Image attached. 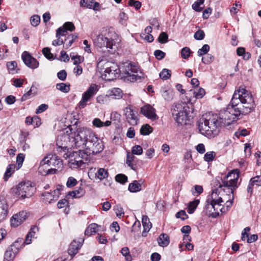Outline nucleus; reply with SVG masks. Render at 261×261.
Masks as SVG:
<instances>
[{"mask_svg": "<svg viewBox=\"0 0 261 261\" xmlns=\"http://www.w3.org/2000/svg\"><path fill=\"white\" fill-rule=\"evenodd\" d=\"M57 144L62 148H76L69 155L68 164L71 168H77L87 161L88 156L101 152L103 149L102 141L89 128H79L74 134H64L59 136Z\"/></svg>", "mask_w": 261, "mask_h": 261, "instance_id": "1", "label": "nucleus"}, {"mask_svg": "<svg viewBox=\"0 0 261 261\" xmlns=\"http://www.w3.org/2000/svg\"><path fill=\"white\" fill-rule=\"evenodd\" d=\"M255 108L251 93L244 88L236 90L231 98V105L218 115L221 126H228L236 120L241 114L246 115Z\"/></svg>", "mask_w": 261, "mask_h": 261, "instance_id": "2", "label": "nucleus"}, {"mask_svg": "<svg viewBox=\"0 0 261 261\" xmlns=\"http://www.w3.org/2000/svg\"><path fill=\"white\" fill-rule=\"evenodd\" d=\"M217 182L216 186H218V187L213 189L211 195L207 197L204 207L209 214L214 217L218 216L220 212H222V203L225 201L229 200L227 195H229L224 191L223 187L220 183L218 181Z\"/></svg>", "mask_w": 261, "mask_h": 261, "instance_id": "3", "label": "nucleus"}, {"mask_svg": "<svg viewBox=\"0 0 261 261\" xmlns=\"http://www.w3.org/2000/svg\"><path fill=\"white\" fill-rule=\"evenodd\" d=\"M221 127L218 115L212 113L203 115L198 124L199 132L208 138L217 136L219 134Z\"/></svg>", "mask_w": 261, "mask_h": 261, "instance_id": "4", "label": "nucleus"}, {"mask_svg": "<svg viewBox=\"0 0 261 261\" xmlns=\"http://www.w3.org/2000/svg\"><path fill=\"white\" fill-rule=\"evenodd\" d=\"M120 37L112 30L99 34L93 40L95 46L102 53H112L119 47Z\"/></svg>", "mask_w": 261, "mask_h": 261, "instance_id": "5", "label": "nucleus"}, {"mask_svg": "<svg viewBox=\"0 0 261 261\" xmlns=\"http://www.w3.org/2000/svg\"><path fill=\"white\" fill-rule=\"evenodd\" d=\"M120 74L125 81L134 82L141 79L142 72L139 68L130 62H126L120 67Z\"/></svg>", "mask_w": 261, "mask_h": 261, "instance_id": "6", "label": "nucleus"}, {"mask_svg": "<svg viewBox=\"0 0 261 261\" xmlns=\"http://www.w3.org/2000/svg\"><path fill=\"white\" fill-rule=\"evenodd\" d=\"M190 108L188 103L180 102L176 104L172 109L176 122L181 125H186L190 118Z\"/></svg>", "mask_w": 261, "mask_h": 261, "instance_id": "7", "label": "nucleus"}, {"mask_svg": "<svg viewBox=\"0 0 261 261\" xmlns=\"http://www.w3.org/2000/svg\"><path fill=\"white\" fill-rule=\"evenodd\" d=\"M239 175L240 171L238 169L233 170L222 179V183L220 184L223 186L224 191L227 192V194L231 195L238 187Z\"/></svg>", "mask_w": 261, "mask_h": 261, "instance_id": "8", "label": "nucleus"}, {"mask_svg": "<svg viewBox=\"0 0 261 261\" xmlns=\"http://www.w3.org/2000/svg\"><path fill=\"white\" fill-rule=\"evenodd\" d=\"M35 188L29 181L19 183L14 190V192L19 198L25 199L32 197L35 192Z\"/></svg>", "mask_w": 261, "mask_h": 261, "instance_id": "9", "label": "nucleus"}, {"mask_svg": "<svg viewBox=\"0 0 261 261\" xmlns=\"http://www.w3.org/2000/svg\"><path fill=\"white\" fill-rule=\"evenodd\" d=\"M98 91V88L97 85L94 84L90 85L89 88L82 95V98L78 103L79 109H82L85 108L88 104V102L97 93Z\"/></svg>", "mask_w": 261, "mask_h": 261, "instance_id": "10", "label": "nucleus"}, {"mask_svg": "<svg viewBox=\"0 0 261 261\" xmlns=\"http://www.w3.org/2000/svg\"><path fill=\"white\" fill-rule=\"evenodd\" d=\"M120 74V67L116 63H111L107 66L102 77L106 81H110L119 77Z\"/></svg>", "mask_w": 261, "mask_h": 261, "instance_id": "11", "label": "nucleus"}, {"mask_svg": "<svg viewBox=\"0 0 261 261\" xmlns=\"http://www.w3.org/2000/svg\"><path fill=\"white\" fill-rule=\"evenodd\" d=\"M42 164H46L47 166L50 167V169H57V170L62 168V160L56 154H48L42 160Z\"/></svg>", "mask_w": 261, "mask_h": 261, "instance_id": "12", "label": "nucleus"}, {"mask_svg": "<svg viewBox=\"0 0 261 261\" xmlns=\"http://www.w3.org/2000/svg\"><path fill=\"white\" fill-rule=\"evenodd\" d=\"M21 58L25 65L28 67L35 69L39 67V62L28 52L24 51L22 54Z\"/></svg>", "mask_w": 261, "mask_h": 261, "instance_id": "13", "label": "nucleus"}, {"mask_svg": "<svg viewBox=\"0 0 261 261\" xmlns=\"http://www.w3.org/2000/svg\"><path fill=\"white\" fill-rule=\"evenodd\" d=\"M28 218L27 213L25 211H21L14 215L11 219V225L16 227L22 223Z\"/></svg>", "mask_w": 261, "mask_h": 261, "instance_id": "14", "label": "nucleus"}, {"mask_svg": "<svg viewBox=\"0 0 261 261\" xmlns=\"http://www.w3.org/2000/svg\"><path fill=\"white\" fill-rule=\"evenodd\" d=\"M124 114L126 117V119L130 125H135L137 124L138 119V113L134 111L130 107H126L124 110Z\"/></svg>", "mask_w": 261, "mask_h": 261, "instance_id": "15", "label": "nucleus"}, {"mask_svg": "<svg viewBox=\"0 0 261 261\" xmlns=\"http://www.w3.org/2000/svg\"><path fill=\"white\" fill-rule=\"evenodd\" d=\"M141 113L152 121L158 119L155 110L149 105H146L141 108Z\"/></svg>", "mask_w": 261, "mask_h": 261, "instance_id": "16", "label": "nucleus"}, {"mask_svg": "<svg viewBox=\"0 0 261 261\" xmlns=\"http://www.w3.org/2000/svg\"><path fill=\"white\" fill-rule=\"evenodd\" d=\"M80 4L81 7L92 9L95 11L100 10V4L98 2H94L93 0H81Z\"/></svg>", "mask_w": 261, "mask_h": 261, "instance_id": "17", "label": "nucleus"}, {"mask_svg": "<svg viewBox=\"0 0 261 261\" xmlns=\"http://www.w3.org/2000/svg\"><path fill=\"white\" fill-rule=\"evenodd\" d=\"M57 171V169H50L46 164H42V160L41 161L40 166L38 168V172L40 175L45 176L49 174H55Z\"/></svg>", "mask_w": 261, "mask_h": 261, "instance_id": "18", "label": "nucleus"}, {"mask_svg": "<svg viewBox=\"0 0 261 261\" xmlns=\"http://www.w3.org/2000/svg\"><path fill=\"white\" fill-rule=\"evenodd\" d=\"M81 242L80 241H76L73 240L70 244L68 252L69 254L73 256L76 254L79 249L81 247L82 244V243L84 241V240L81 239Z\"/></svg>", "mask_w": 261, "mask_h": 261, "instance_id": "19", "label": "nucleus"}, {"mask_svg": "<svg viewBox=\"0 0 261 261\" xmlns=\"http://www.w3.org/2000/svg\"><path fill=\"white\" fill-rule=\"evenodd\" d=\"M8 205L4 200H0V222L4 220L8 215Z\"/></svg>", "mask_w": 261, "mask_h": 261, "instance_id": "20", "label": "nucleus"}, {"mask_svg": "<svg viewBox=\"0 0 261 261\" xmlns=\"http://www.w3.org/2000/svg\"><path fill=\"white\" fill-rule=\"evenodd\" d=\"M143 183L142 180H134L133 182L129 184L128 186V190L130 192H137L141 190L142 184Z\"/></svg>", "mask_w": 261, "mask_h": 261, "instance_id": "21", "label": "nucleus"}, {"mask_svg": "<svg viewBox=\"0 0 261 261\" xmlns=\"http://www.w3.org/2000/svg\"><path fill=\"white\" fill-rule=\"evenodd\" d=\"M142 222L144 228L142 235L143 237H145L147 232H148L151 228L152 225L147 216H143Z\"/></svg>", "mask_w": 261, "mask_h": 261, "instance_id": "22", "label": "nucleus"}, {"mask_svg": "<svg viewBox=\"0 0 261 261\" xmlns=\"http://www.w3.org/2000/svg\"><path fill=\"white\" fill-rule=\"evenodd\" d=\"M254 185L261 186V175L256 176L251 178L247 187V191L251 193L252 192V187Z\"/></svg>", "mask_w": 261, "mask_h": 261, "instance_id": "23", "label": "nucleus"}, {"mask_svg": "<svg viewBox=\"0 0 261 261\" xmlns=\"http://www.w3.org/2000/svg\"><path fill=\"white\" fill-rule=\"evenodd\" d=\"M18 242H14V243L11 246V248L7 250L4 255V259L7 261H10L13 259L15 256V253L16 252L14 248L17 246Z\"/></svg>", "mask_w": 261, "mask_h": 261, "instance_id": "24", "label": "nucleus"}, {"mask_svg": "<svg viewBox=\"0 0 261 261\" xmlns=\"http://www.w3.org/2000/svg\"><path fill=\"white\" fill-rule=\"evenodd\" d=\"M161 92L162 97L165 100L170 101L173 99V93L171 90L166 89L165 88H162L161 90Z\"/></svg>", "mask_w": 261, "mask_h": 261, "instance_id": "25", "label": "nucleus"}, {"mask_svg": "<svg viewBox=\"0 0 261 261\" xmlns=\"http://www.w3.org/2000/svg\"><path fill=\"white\" fill-rule=\"evenodd\" d=\"M158 242L160 246H167L169 243V237L167 234L162 233L158 238Z\"/></svg>", "mask_w": 261, "mask_h": 261, "instance_id": "26", "label": "nucleus"}, {"mask_svg": "<svg viewBox=\"0 0 261 261\" xmlns=\"http://www.w3.org/2000/svg\"><path fill=\"white\" fill-rule=\"evenodd\" d=\"M92 124L96 127H101L103 126H109L111 124V121L107 120L103 122L98 118H95L92 121Z\"/></svg>", "mask_w": 261, "mask_h": 261, "instance_id": "27", "label": "nucleus"}, {"mask_svg": "<svg viewBox=\"0 0 261 261\" xmlns=\"http://www.w3.org/2000/svg\"><path fill=\"white\" fill-rule=\"evenodd\" d=\"M77 35L76 34H70L67 38L65 40L64 43H65V45L64 46V47L65 49L68 48L74 41V40L77 38Z\"/></svg>", "mask_w": 261, "mask_h": 261, "instance_id": "28", "label": "nucleus"}, {"mask_svg": "<svg viewBox=\"0 0 261 261\" xmlns=\"http://www.w3.org/2000/svg\"><path fill=\"white\" fill-rule=\"evenodd\" d=\"M110 94L115 99H120L122 97V91L118 88H114L111 91Z\"/></svg>", "mask_w": 261, "mask_h": 261, "instance_id": "29", "label": "nucleus"}, {"mask_svg": "<svg viewBox=\"0 0 261 261\" xmlns=\"http://www.w3.org/2000/svg\"><path fill=\"white\" fill-rule=\"evenodd\" d=\"M84 194V190L82 188H80L78 190L68 192L67 195L70 196L73 198H77L82 197Z\"/></svg>", "mask_w": 261, "mask_h": 261, "instance_id": "30", "label": "nucleus"}, {"mask_svg": "<svg viewBox=\"0 0 261 261\" xmlns=\"http://www.w3.org/2000/svg\"><path fill=\"white\" fill-rule=\"evenodd\" d=\"M199 203V200L195 199L194 200L191 201L188 206V213L192 214L195 211L197 206Z\"/></svg>", "mask_w": 261, "mask_h": 261, "instance_id": "31", "label": "nucleus"}, {"mask_svg": "<svg viewBox=\"0 0 261 261\" xmlns=\"http://www.w3.org/2000/svg\"><path fill=\"white\" fill-rule=\"evenodd\" d=\"M98 225L95 223H92L89 225L85 231V234L90 236L96 232Z\"/></svg>", "mask_w": 261, "mask_h": 261, "instance_id": "32", "label": "nucleus"}, {"mask_svg": "<svg viewBox=\"0 0 261 261\" xmlns=\"http://www.w3.org/2000/svg\"><path fill=\"white\" fill-rule=\"evenodd\" d=\"M56 88L64 93H67L70 91V85L63 83H59L56 85Z\"/></svg>", "mask_w": 261, "mask_h": 261, "instance_id": "33", "label": "nucleus"}, {"mask_svg": "<svg viewBox=\"0 0 261 261\" xmlns=\"http://www.w3.org/2000/svg\"><path fill=\"white\" fill-rule=\"evenodd\" d=\"M135 156L133 153L130 154L128 152L127 154L126 163L133 170H135V165L133 164Z\"/></svg>", "mask_w": 261, "mask_h": 261, "instance_id": "34", "label": "nucleus"}, {"mask_svg": "<svg viewBox=\"0 0 261 261\" xmlns=\"http://www.w3.org/2000/svg\"><path fill=\"white\" fill-rule=\"evenodd\" d=\"M119 22L124 25H126V22L128 19V15L124 12H121L118 16Z\"/></svg>", "mask_w": 261, "mask_h": 261, "instance_id": "35", "label": "nucleus"}, {"mask_svg": "<svg viewBox=\"0 0 261 261\" xmlns=\"http://www.w3.org/2000/svg\"><path fill=\"white\" fill-rule=\"evenodd\" d=\"M108 175V173L106 170L104 168H99L97 173H96V176L97 177L98 179L100 180H102L106 178Z\"/></svg>", "mask_w": 261, "mask_h": 261, "instance_id": "36", "label": "nucleus"}, {"mask_svg": "<svg viewBox=\"0 0 261 261\" xmlns=\"http://www.w3.org/2000/svg\"><path fill=\"white\" fill-rule=\"evenodd\" d=\"M140 132L142 135H148L152 132V128L148 124H145L141 127Z\"/></svg>", "mask_w": 261, "mask_h": 261, "instance_id": "37", "label": "nucleus"}, {"mask_svg": "<svg viewBox=\"0 0 261 261\" xmlns=\"http://www.w3.org/2000/svg\"><path fill=\"white\" fill-rule=\"evenodd\" d=\"M204 2V0H197L192 6L193 9L197 12L201 11L203 7H200V6L203 4Z\"/></svg>", "mask_w": 261, "mask_h": 261, "instance_id": "38", "label": "nucleus"}, {"mask_svg": "<svg viewBox=\"0 0 261 261\" xmlns=\"http://www.w3.org/2000/svg\"><path fill=\"white\" fill-rule=\"evenodd\" d=\"M216 156V153L215 151H208L204 154V160L207 162H210L213 161Z\"/></svg>", "mask_w": 261, "mask_h": 261, "instance_id": "39", "label": "nucleus"}, {"mask_svg": "<svg viewBox=\"0 0 261 261\" xmlns=\"http://www.w3.org/2000/svg\"><path fill=\"white\" fill-rule=\"evenodd\" d=\"M17 66V64L16 61L8 62L7 64V66L9 72L12 74L17 73V71H16Z\"/></svg>", "mask_w": 261, "mask_h": 261, "instance_id": "40", "label": "nucleus"}, {"mask_svg": "<svg viewBox=\"0 0 261 261\" xmlns=\"http://www.w3.org/2000/svg\"><path fill=\"white\" fill-rule=\"evenodd\" d=\"M193 94L196 98H201L205 95V92L204 89L199 88L198 89H194Z\"/></svg>", "mask_w": 261, "mask_h": 261, "instance_id": "41", "label": "nucleus"}, {"mask_svg": "<svg viewBox=\"0 0 261 261\" xmlns=\"http://www.w3.org/2000/svg\"><path fill=\"white\" fill-rule=\"evenodd\" d=\"M52 194L49 192H44L43 193L42 196L43 197V200L48 203H50L53 200H55Z\"/></svg>", "mask_w": 261, "mask_h": 261, "instance_id": "42", "label": "nucleus"}, {"mask_svg": "<svg viewBox=\"0 0 261 261\" xmlns=\"http://www.w3.org/2000/svg\"><path fill=\"white\" fill-rule=\"evenodd\" d=\"M15 165H9L7 168L5 174V179L7 180L9 177H10L14 171L15 169Z\"/></svg>", "mask_w": 261, "mask_h": 261, "instance_id": "43", "label": "nucleus"}, {"mask_svg": "<svg viewBox=\"0 0 261 261\" xmlns=\"http://www.w3.org/2000/svg\"><path fill=\"white\" fill-rule=\"evenodd\" d=\"M171 75V70L167 69H164L160 73V76L163 80H167L170 78Z\"/></svg>", "mask_w": 261, "mask_h": 261, "instance_id": "44", "label": "nucleus"}, {"mask_svg": "<svg viewBox=\"0 0 261 261\" xmlns=\"http://www.w3.org/2000/svg\"><path fill=\"white\" fill-rule=\"evenodd\" d=\"M40 21V17L38 15H34L30 18V22L32 26L36 27L39 25Z\"/></svg>", "mask_w": 261, "mask_h": 261, "instance_id": "45", "label": "nucleus"}, {"mask_svg": "<svg viewBox=\"0 0 261 261\" xmlns=\"http://www.w3.org/2000/svg\"><path fill=\"white\" fill-rule=\"evenodd\" d=\"M203 189L201 186L195 185L194 188L191 190L192 194L193 195H200L203 192Z\"/></svg>", "mask_w": 261, "mask_h": 261, "instance_id": "46", "label": "nucleus"}, {"mask_svg": "<svg viewBox=\"0 0 261 261\" xmlns=\"http://www.w3.org/2000/svg\"><path fill=\"white\" fill-rule=\"evenodd\" d=\"M115 179L117 182L124 184L127 181V177L124 174H118L116 176Z\"/></svg>", "mask_w": 261, "mask_h": 261, "instance_id": "47", "label": "nucleus"}, {"mask_svg": "<svg viewBox=\"0 0 261 261\" xmlns=\"http://www.w3.org/2000/svg\"><path fill=\"white\" fill-rule=\"evenodd\" d=\"M214 57L211 54H207L205 57L202 58V62L205 64H210L214 60Z\"/></svg>", "mask_w": 261, "mask_h": 261, "instance_id": "48", "label": "nucleus"}, {"mask_svg": "<svg viewBox=\"0 0 261 261\" xmlns=\"http://www.w3.org/2000/svg\"><path fill=\"white\" fill-rule=\"evenodd\" d=\"M209 50L210 46L208 44H204L201 48L198 50V55L201 57L203 55H205L207 53Z\"/></svg>", "mask_w": 261, "mask_h": 261, "instance_id": "49", "label": "nucleus"}, {"mask_svg": "<svg viewBox=\"0 0 261 261\" xmlns=\"http://www.w3.org/2000/svg\"><path fill=\"white\" fill-rule=\"evenodd\" d=\"M168 36L165 32H162L159 36L158 40L160 43L164 44L168 42Z\"/></svg>", "mask_w": 261, "mask_h": 261, "instance_id": "50", "label": "nucleus"}, {"mask_svg": "<svg viewBox=\"0 0 261 261\" xmlns=\"http://www.w3.org/2000/svg\"><path fill=\"white\" fill-rule=\"evenodd\" d=\"M132 152L133 154L141 155L143 153L142 148L140 145H135L132 147Z\"/></svg>", "mask_w": 261, "mask_h": 261, "instance_id": "51", "label": "nucleus"}, {"mask_svg": "<svg viewBox=\"0 0 261 261\" xmlns=\"http://www.w3.org/2000/svg\"><path fill=\"white\" fill-rule=\"evenodd\" d=\"M24 155L22 153H19L16 158V162L17 164V169L21 167L22 163L24 161Z\"/></svg>", "mask_w": 261, "mask_h": 261, "instance_id": "52", "label": "nucleus"}, {"mask_svg": "<svg viewBox=\"0 0 261 261\" xmlns=\"http://www.w3.org/2000/svg\"><path fill=\"white\" fill-rule=\"evenodd\" d=\"M66 29L64 27V25L62 27H60L58 29L56 32V37L57 38H60L61 36H63L66 35L67 33Z\"/></svg>", "mask_w": 261, "mask_h": 261, "instance_id": "53", "label": "nucleus"}, {"mask_svg": "<svg viewBox=\"0 0 261 261\" xmlns=\"http://www.w3.org/2000/svg\"><path fill=\"white\" fill-rule=\"evenodd\" d=\"M122 254L125 256V258L127 261H130L132 259L131 256L129 255V251L127 247H123L121 251Z\"/></svg>", "mask_w": 261, "mask_h": 261, "instance_id": "54", "label": "nucleus"}, {"mask_svg": "<svg viewBox=\"0 0 261 261\" xmlns=\"http://www.w3.org/2000/svg\"><path fill=\"white\" fill-rule=\"evenodd\" d=\"M191 50L189 48L185 47L181 49V56L184 59H187L189 57Z\"/></svg>", "mask_w": 261, "mask_h": 261, "instance_id": "55", "label": "nucleus"}, {"mask_svg": "<svg viewBox=\"0 0 261 261\" xmlns=\"http://www.w3.org/2000/svg\"><path fill=\"white\" fill-rule=\"evenodd\" d=\"M114 209L117 217L120 218L121 217H123L124 216V212L123 211V208L120 205H117L115 207Z\"/></svg>", "mask_w": 261, "mask_h": 261, "instance_id": "56", "label": "nucleus"}, {"mask_svg": "<svg viewBox=\"0 0 261 261\" xmlns=\"http://www.w3.org/2000/svg\"><path fill=\"white\" fill-rule=\"evenodd\" d=\"M70 57L72 60L73 61L74 65H78L81 63L82 61H83V58L78 55H70Z\"/></svg>", "mask_w": 261, "mask_h": 261, "instance_id": "57", "label": "nucleus"}, {"mask_svg": "<svg viewBox=\"0 0 261 261\" xmlns=\"http://www.w3.org/2000/svg\"><path fill=\"white\" fill-rule=\"evenodd\" d=\"M43 55L48 59H51L53 58V54L50 53V49L48 47H45L42 49Z\"/></svg>", "mask_w": 261, "mask_h": 261, "instance_id": "58", "label": "nucleus"}, {"mask_svg": "<svg viewBox=\"0 0 261 261\" xmlns=\"http://www.w3.org/2000/svg\"><path fill=\"white\" fill-rule=\"evenodd\" d=\"M140 37L141 38L148 42H151L154 40L153 36L151 34H145L141 33L140 34Z\"/></svg>", "mask_w": 261, "mask_h": 261, "instance_id": "59", "label": "nucleus"}, {"mask_svg": "<svg viewBox=\"0 0 261 261\" xmlns=\"http://www.w3.org/2000/svg\"><path fill=\"white\" fill-rule=\"evenodd\" d=\"M128 5L134 6L137 10L139 9L141 7V3L139 1L135 0H129Z\"/></svg>", "mask_w": 261, "mask_h": 261, "instance_id": "60", "label": "nucleus"}, {"mask_svg": "<svg viewBox=\"0 0 261 261\" xmlns=\"http://www.w3.org/2000/svg\"><path fill=\"white\" fill-rule=\"evenodd\" d=\"M154 55L158 60H162L165 56V53L161 50H156L154 52Z\"/></svg>", "mask_w": 261, "mask_h": 261, "instance_id": "61", "label": "nucleus"}, {"mask_svg": "<svg viewBox=\"0 0 261 261\" xmlns=\"http://www.w3.org/2000/svg\"><path fill=\"white\" fill-rule=\"evenodd\" d=\"M204 37V33L203 31L199 30L197 31L194 34V38L196 40H201Z\"/></svg>", "mask_w": 261, "mask_h": 261, "instance_id": "62", "label": "nucleus"}, {"mask_svg": "<svg viewBox=\"0 0 261 261\" xmlns=\"http://www.w3.org/2000/svg\"><path fill=\"white\" fill-rule=\"evenodd\" d=\"M64 27L67 31L72 32L75 30V27L71 22H66L64 24Z\"/></svg>", "mask_w": 261, "mask_h": 261, "instance_id": "63", "label": "nucleus"}, {"mask_svg": "<svg viewBox=\"0 0 261 261\" xmlns=\"http://www.w3.org/2000/svg\"><path fill=\"white\" fill-rule=\"evenodd\" d=\"M77 183L76 180L73 177H70L68 178L66 182V186L68 187H72L74 186Z\"/></svg>", "mask_w": 261, "mask_h": 261, "instance_id": "64", "label": "nucleus"}]
</instances>
